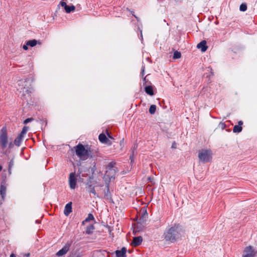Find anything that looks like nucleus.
Returning <instances> with one entry per match:
<instances>
[{"label": "nucleus", "instance_id": "f257e3e1", "mask_svg": "<svg viewBox=\"0 0 257 257\" xmlns=\"http://www.w3.org/2000/svg\"><path fill=\"white\" fill-rule=\"evenodd\" d=\"M183 236H184L183 231L178 227L170 228L164 234L166 240L171 242H174L181 239Z\"/></svg>", "mask_w": 257, "mask_h": 257}, {"label": "nucleus", "instance_id": "f03ea898", "mask_svg": "<svg viewBox=\"0 0 257 257\" xmlns=\"http://www.w3.org/2000/svg\"><path fill=\"white\" fill-rule=\"evenodd\" d=\"M0 145L3 149L7 147L9 149H11L13 147V143L9 142L8 130L5 126L3 127L0 131Z\"/></svg>", "mask_w": 257, "mask_h": 257}, {"label": "nucleus", "instance_id": "7ed1b4c3", "mask_svg": "<svg viewBox=\"0 0 257 257\" xmlns=\"http://www.w3.org/2000/svg\"><path fill=\"white\" fill-rule=\"evenodd\" d=\"M17 89L22 95L24 96H29L31 93V89L28 85V83L26 80H21L19 81Z\"/></svg>", "mask_w": 257, "mask_h": 257}, {"label": "nucleus", "instance_id": "20e7f679", "mask_svg": "<svg viewBox=\"0 0 257 257\" xmlns=\"http://www.w3.org/2000/svg\"><path fill=\"white\" fill-rule=\"evenodd\" d=\"M76 155L81 160H85L88 158V150L84 146L79 144L74 147Z\"/></svg>", "mask_w": 257, "mask_h": 257}, {"label": "nucleus", "instance_id": "39448f33", "mask_svg": "<svg viewBox=\"0 0 257 257\" xmlns=\"http://www.w3.org/2000/svg\"><path fill=\"white\" fill-rule=\"evenodd\" d=\"M198 158L204 163L210 162L212 159V153L209 150H202L198 153Z\"/></svg>", "mask_w": 257, "mask_h": 257}, {"label": "nucleus", "instance_id": "423d86ee", "mask_svg": "<svg viewBox=\"0 0 257 257\" xmlns=\"http://www.w3.org/2000/svg\"><path fill=\"white\" fill-rule=\"evenodd\" d=\"M116 170L112 167H108L107 168L104 178L106 182H109L113 180L115 178Z\"/></svg>", "mask_w": 257, "mask_h": 257}, {"label": "nucleus", "instance_id": "0eeeda50", "mask_svg": "<svg viewBox=\"0 0 257 257\" xmlns=\"http://www.w3.org/2000/svg\"><path fill=\"white\" fill-rule=\"evenodd\" d=\"M257 251H256L253 247L248 246L246 247L243 252L242 257H254Z\"/></svg>", "mask_w": 257, "mask_h": 257}, {"label": "nucleus", "instance_id": "6e6552de", "mask_svg": "<svg viewBox=\"0 0 257 257\" xmlns=\"http://www.w3.org/2000/svg\"><path fill=\"white\" fill-rule=\"evenodd\" d=\"M69 185L71 189H74L77 185V177L74 173H71L69 175Z\"/></svg>", "mask_w": 257, "mask_h": 257}, {"label": "nucleus", "instance_id": "1a4fd4ad", "mask_svg": "<svg viewBox=\"0 0 257 257\" xmlns=\"http://www.w3.org/2000/svg\"><path fill=\"white\" fill-rule=\"evenodd\" d=\"M107 134L108 138H107L104 134H101L99 136V140L102 143L110 145L112 143L111 140H112L113 138L109 135L108 133Z\"/></svg>", "mask_w": 257, "mask_h": 257}, {"label": "nucleus", "instance_id": "9d476101", "mask_svg": "<svg viewBox=\"0 0 257 257\" xmlns=\"http://www.w3.org/2000/svg\"><path fill=\"white\" fill-rule=\"evenodd\" d=\"M37 44H41V43L39 41H37L35 39L29 40L26 42V44L24 45L23 46V48L25 50H28V47H35Z\"/></svg>", "mask_w": 257, "mask_h": 257}, {"label": "nucleus", "instance_id": "9b49d317", "mask_svg": "<svg viewBox=\"0 0 257 257\" xmlns=\"http://www.w3.org/2000/svg\"><path fill=\"white\" fill-rule=\"evenodd\" d=\"M69 249V246L68 245H66L61 249L57 252L56 255L58 256H63L68 251Z\"/></svg>", "mask_w": 257, "mask_h": 257}, {"label": "nucleus", "instance_id": "f8f14e48", "mask_svg": "<svg viewBox=\"0 0 257 257\" xmlns=\"http://www.w3.org/2000/svg\"><path fill=\"white\" fill-rule=\"evenodd\" d=\"M142 240L143 239L142 237H135L133 238V242L131 243V244L134 246H137L141 244Z\"/></svg>", "mask_w": 257, "mask_h": 257}, {"label": "nucleus", "instance_id": "ddd939ff", "mask_svg": "<svg viewBox=\"0 0 257 257\" xmlns=\"http://www.w3.org/2000/svg\"><path fill=\"white\" fill-rule=\"evenodd\" d=\"M126 248L122 247L120 250H117L115 251L117 257H126Z\"/></svg>", "mask_w": 257, "mask_h": 257}, {"label": "nucleus", "instance_id": "4468645a", "mask_svg": "<svg viewBox=\"0 0 257 257\" xmlns=\"http://www.w3.org/2000/svg\"><path fill=\"white\" fill-rule=\"evenodd\" d=\"M72 212V203L70 202L65 205L64 213L68 216Z\"/></svg>", "mask_w": 257, "mask_h": 257}, {"label": "nucleus", "instance_id": "2eb2a0df", "mask_svg": "<svg viewBox=\"0 0 257 257\" xmlns=\"http://www.w3.org/2000/svg\"><path fill=\"white\" fill-rule=\"evenodd\" d=\"M206 42L205 41H202L200 43H199L197 47L199 49H201L202 52H205L207 49V47L206 46Z\"/></svg>", "mask_w": 257, "mask_h": 257}, {"label": "nucleus", "instance_id": "dca6fc26", "mask_svg": "<svg viewBox=\"0 0 257 257\" xmlns=\"http://www.w3.org/2000/svg\"><path fill=\"white\" fill-rule=\"evenodd\" d=\"M23 137H22L21 135H19L18 137L14 141V144L15 145L17 146H20L21 145L22 140H23Z\"/></svg>", "mask_w": 257, "mask_h": 257}, {"label": "nucleus", "instance_id": "f3484780", "mask_svg": "<svg viewBox=\"0 0 257 257\" xmlns=\"http://www.w3.org/2000/svg\"><path fill=\"white\" fill-rule=\"evenodd\" d=\"M6 187L3 185H2L1 186L0 188V194L2 196V197L4 199L5 198V196L6 195Z\"/></svg>", "mask_w": 257, "mask_h": 257}, {"label": "nucleus", "instance_id": "a211bd4d", "mask_svg": "<svg viewBox=\"0 0 257 257\" xmlns=\"http://www.w3.org/2000/svg\"><path fill=\"white\" fill-rule=\"evenodd\" d=\"M145 91L147 94H148L150 95H154L153 88L151 86H146L145 88Z\"/></svg>", "mask_w": 257, "mask_h": 257}, {"label": "nucleus", "instance_id": "6ab92c4d", "mask_svg": "<svg viewBox=\"0 0 257 257\" xmlns=\"http://www.w3.org/2000/svg\"><path fill=\"white\" fill-rule=\"evenodd\" d=\"M75 9V7L74 6H67L65 8V12L67 13H69L72 11H74Z\"/></svg>", "mask_w": 257, "mask_h": 257}, {"label": "nucleus", "instance_id": "aec40b11", "mask_svg": "<svg viewBox=\"0 0 257 257\" xmlns=\"http://www.w3.org/2000/svg\"><path fill=\"white\" fill-rule=\"evenodd\" d=\"M94 229V227L93 225H90L88 226H87L86 232L87 234H91L92 233L93 230Z\"/></svg>", "mask_w": 257, "mask_h": 257}, {"label": "nucleus", "instance_id": "412c9836", "mask_svg": "<svg viewBox=\"0 0 257 257\" xmlns=\"http://www.w3.org/2000/svg\"><path fill=\"white\" fill-rule=\"evenodd\" d=\"M242 131V127L240 125H235L233 127V131L234 133H239Z\"/></svg>", "mask_w": 257, "mask_h": 257}, {"label": "nucleus", "instance_id": "4be33fe9", "mask_svg": "<svg viewBox=\"0 0 257 257\" xmlns=\"http://www.w3.org/2000/svg\"><path fill=\"white\" fill-rule=\"evenodd\" d=\"M94 219V217L91 214H89L87 217L82 222V224H84L85 222H88L90 220H92Z\"/></svg>", "mask_w": 257, "mask_h": 257}, {"label": "nucleus", "instance_id": "5701e85b", "mask_svg": "<svg viewBox=\"0 0 257 257\" xmlns=\"http://www.w3.org/2000/svg\"><path fill=\"white\" fill-rule=\"evenodd\" d=\"M156 110V106L155 105H151L149 108V112L151 114H154Z\"/></svg>", "mask_w": 257, "mask_h": 257}, {"label": "nucleus", "instance_id": "b1692460", "mask_svg": "<svg viewBox=\"0 0 257 257\" xmlns=\"http://www.w3.org/2000/svg\"><path fill=\"white\" fill-rule=\"evenodd\" d=\"M181 54L180 52H179L178 51L174 52V55H173L174 59H179V58H181Z\"/></svg>", "mask_w": 257, "mask_h": 257}, {"label": "nucleus", "instance_id": "393cba45", "mask_svg": "<svg viewBox=\"0 0 257 257\" xmlns=\"http://www.w3.org/2000/svg\"><path fill=\"white\" fill-rule=\"evenodd\" d=\"M239 9L241 11L244 12L247 9L246 5L245 4H242L240 6Z\"/></svg>", "mask_w": 257, "mask_h": 257}, {"label": "nucleus", "instance_id": "a878e982", "mask_svg": "<svg viewBox=\"0 0 257 257\" xmlns=\"http://www.w3.org/2000/svg\"><path fill=\"white\" fill-rule=\"evenodd\" d=\"M27 131H28L27 127H26V126L24 127V128H23L22 131L21 132V134H20V135H21L24 137V135L26 134Z\"/></svg>", "mask_w": 257, "mask_h": 257}, {"label": "nucleus", "instance_id": "bb28decb", "mask_svg": "<svg viewBox=\"0 0 257 257\" xmlns=\"http://www.w3.org/2000/svg\"><path fill=\"white\" fill-rule=\"evenodd\" d=\"M60 5L62 6V7L64 8V9L67 6V4L64 2H61L60 3Z\"/></svg>", "mask_w": 257, "mask_h": 257}, {"label": "nucleus", "instance_id": "cd10ccee", "mask_svg": "<svg viewBox=\"0 0 257 257\" xmlns=\"http://www.w3.org/2000/svg\"><path fill=\"white\" fill-rule=\"evenodd\" d=\"M31 120H32V119H31V118H28V119H26V120H25L24 123H28V122H30Z\"/></svg>", "mask_w": 257, "mask_h": 257}, {"label": "nucleus", "instance_id": "c85d7f7f", "mask_svg": "<svg viewBox=\"0 0 257 257\" xmlns=\"http://www.w3.org/2000/svg\"><path fill=\"white\" fill-rule=\"evenodd\" d=\"M243 122L241 121H239L238 122L239 125L241 126Z\"/></svg>", "mask_w": 257, "mask_h": 257}, {"label": "nucleus", "instance_id": "c756f323", "mask_svg": "<svg viewBox=\"0 0 257 257\" xmlns=\"http://www.w3.org/2000/svg\"><path fill=\"white\" fill-rule=\"evenodd\" d=\"M10 257H16L14 254H11Z\"/></svg>", "mask_w": 257, "mask_h": 257}, {"label": "nucleus", "instance_id": "7c9ffc66", "mask_svg": "<svg viewBox=\"0 0 257 257\" xmlns=\"http://www.w3.org/2000/svg\"><path fill=\"white\" fill-rule=\"evenodd\" d=\"M2 167L0 166V171L2 170Z\"/></svg>", "mask_w": 257, "mask_h": 257}, {"label": "nucleus", "instance_id": "2f4dec72", "mask_svg": "<svg viewBox=\"0 0 257 257\" xmlns=\"http://www.w3.org/2000/svg\"><path fill=\"white\" fill-rule=\"evenodd\" d=\"M210 73L211 74V75H212V73L211 72V70H210Z\"/></svg>", "mask_w": 257, "mask_h": 257}]
</instances>
